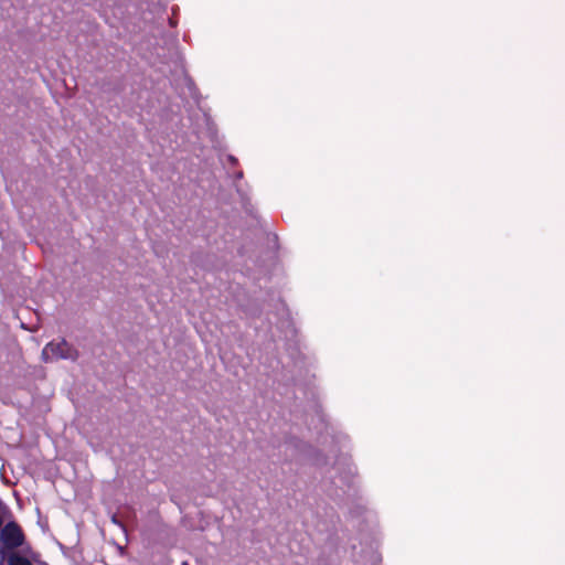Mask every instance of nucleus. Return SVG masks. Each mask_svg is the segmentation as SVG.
Instances as JSON below:
<instances>
[{
    "label": "nucleus",
    "mask_w": 565,
    "mask_h": 565,
    "mask_svg": "<svg viewBox=\"0 0 565 565\" xmlns=\"http://www.w3.org/2000/svg\"><path fill=\"white\" fill-rule=\"evenodd\" d=\"M233 298L241 318L258 337L274 343L284 341L292 356L299 353L298 332L279 292L274 289L247 291L237 285L233 288Z\"/></svg>",
    "instance_id": "1"
},
{
    "label": "nucleus",
    "mask_w": 565,
    "mask_h": 565,
    "mask_svg": "<svg viewBox=\"0 0 565 565\" xmlns=\"http://www.w3.org/2000/svg\"><path fill=\"white\" fill-rule=\"evenodd\" d=\"M269 446L277 450L278 462L288 465L292 462H311L323 467L328 463V456L323 449H317L294 435L290 430L276 431L274 428L269 438Z\"/></svg>",
    "instance_id": "2"
},
{
    "label": "nucleus",
    "mask_w": 565,
    "mask_h": 565,
    "mask_svg": "<svg viewBox=\"0 0 565 565\" xmlns=\"http://www.w3.org/2000/svg\"><path fill=\"white\" fill-rule=\"evenodd\" d=\"M330 480L323 481L327 494L339 503L356 494V467L345 454L337 455Z\"/></svg>",
    "instance_id": "3"
},
{
    "label": "nucleus",
    "mask_w": 565,
    "mask_h": 565,
    "mask_svg": "<svg viewBox=\"0 0 565 565\" xmlns=\"http://www.w3.org/2000/svg\"><path fill=\"white\" fill-rule=\"evenodd\" d=\"M309 428L316 431L318 444L327 448L331 455L335 456L337 452H341L343 449H347L349 445L348 435L339 430L329 422L327 415L318 403H315V417L312 418Z\"/></svg>",
    "instance_id": "4"
},
{
    "label": "nucleus",
    "mask_w": 565,
    "mask_h": 565,
    "mask_svg": "<svg viewBox=\"0 0 565 565\" xmlns=\"http://www.w3.org/2000/svg\"><path fill=\"white\" fill-rule=\"evenodd\" d=\"M78 358V350L68 343L65 338L47 342L41 352V360L44 363H52L58 360L76 362Z\"/></svg>",
    "instance_id": "5"
},
{
    "label": "nucleus",
    "mask_w": 565,
    "mask_h": 565,
    "mask_svg": "<svg viewBox=\"0 0 565 565\" xmlns=\"http://www.w3.org/2000/svg\"><path fill=\"white\" fill-rule=\"evenodd\" d=\"M25 545V535L15 521L2 524L0 529V559L4 561L8 552L15 551Z\"/></svg>",
    "instance_id": "6"
},
{
    "label": "nucleus",
    "mask_w": 565,
    "mask_h": 565,
    "mask_svg": "<svg viewBox=\"0 0 565 565\" xmlns=\"http://www.w3.org/2000/svg\"><path fill=\"white\" fill-rule=\"evenodd\" d=\"M192 262L206 271H221L224 268V262L220 260L215 254H207L204 257L196 255Z\"/></svg>",
    "instance_id": "7"
},
{
    "label": "nucleus",
    "mask_w": 565,
    "mask_h": 565,
    "mask_svg": "<svg viewBox=\"0 0 565 565\" xmlns=\"http://www.w3.org/2000/svg\"><path fill=\"white\" fill-rule=\"evenodd\" d=\"M0 565H33L32 561L26 556L14 551L8 552L4 555V561L0 559Z\"/></svg>",
    "instance_id": "8"
},
{
    "label": "nucleus",
    "mask_w": 565,
    "mask_h": 565,
    "mask_svg": "<svg viewBox=\"0 0 565 565\" xmlns=\"http://www.w3.org/2000/svg\"><path fill=\"white\" fill-rule=\"evenodd\" d=\"M270 379H271V384L274 385L275 383L277 382H280V381H284L286 384L288 382H291L294 381V376L292 375H287V374H282L281 376L279 375L278 371L276 369H273L271 371V374L269 375Z\"/></svg>",
    "instance_id": "9"
},
{
    "label": "nucleus",
    "mask_w": 565,
    "mask_h": 565,
    "mask_svg": "<svg viewBox=\"0 0 565 565\" xmlns=\"http://www.w3.org/2000/svg\"><path fill=\"white\" fill-rule=\"evenodd\" d=\"M6 513H7V507L0 500V529L2 527V524L4 523V514Z\"/></svg>",
    "instance_id": "10"
},
{
    "label": "nucleus",
    "mask_w": 565,
    "mask_h": 565,
    "mask_svg": "<svg viewBox=\"0 0 565 565\" xmlns=\"http://www.w3.org/2000/svg\"><path fill=\"white\" fill-rule=\"evenodd\" d=\"M226 161L232 166V167H235L237 166L238 163V160L235 156L233 154H226Z\"/></svg>",
    "instance_id": "11"
},
{
    "label": "nucleus",
    "mask_w": 565,
    "mask_h": 565,
    "mask_svg": "<svg viewBox=\"0 0 565 565\" xmlns=\"http://www.w3.org/2000/svg\"><path fill=\"white\" fill-rule=\"evenodd\" d=\"M203 119H204V121H205V124H206V126H207V130H209V132H212V122H211V118H210V116H209L207 114H205V113H204V114H203Z\"/></svg>",
    "instance_id": "12"
},
{
    "label": "nucleus",
    "mask_w": 565,
    "mask_h": 565,
    "mask_svg": "<svg viewBox=\"0 0 565 565\" xmlns=\"http://www.w3.org/2000/svg\"><path fill=\"white\" fill-rule=\"evenodd\" d=\"M189 89L192 92L195 88V85L191 78H186Z\"/></svg>",
    "instance_id": "13"
},
{
    "label": "nucleus",
    "mask_w": 565,
    "mask_h": 565,
    "mask_svg": "<svg viewBox=\"0 0 565 565\" xmlns=\"http://www.w3.org/2000/svg\"><path fill=\"white\" fill-rule=\"evenodd\" d=\"M243 178V171H237L234 173V179L235 180H241Z\"/></svg>",
    "instance_id": "14"
},
{
    "label": "nucleus",
    "mask_w": 565,
    "mask_h": 565,
    "mask_svg": "<svg viewBox=\"0 0 565 565\" xmlns=\"http://www.w3.org/2000/svg\"><path fill=\"white\" fill-rule=\"evenodd\" d=\"M237 193L241 195L242 201H243V204H245V203H244V201H245V196H244V194L241 192V190H239V189H237ZM244 207H245V210L247 211L246 205H244Z\"/></svg>",
    "instance_id": "15"
},
{
    "label": "nucleus",
    "mask_w": 565,
    "mask_h": 565,
    "mask_svg": "<svg viewBox=\"0 0 565 565\" xmlns=\"http://www.w3.org/2000/svg\"><path fill=\"white\" fill-rule=\"evenodd\" d=\"M169 23L172 28H174L177 25V22L172 19H169Z\"/></svg>",
    "instance_id": "16"
},
{
    "label": "nucleus",
    "mask_w": 565,
    "mask_h": 565,
    "mask_svg": "<svg viewBox=\"0 0 565 565\" xmlns=\"http://www.w3.org/2000/svg\"><path fill=\"white\" fill-rule=\"evenodd\" d=\"M113 522L118 523L115 516H113Z\"/></svg>",
    "instance_id": "17"
}]
</instances>
